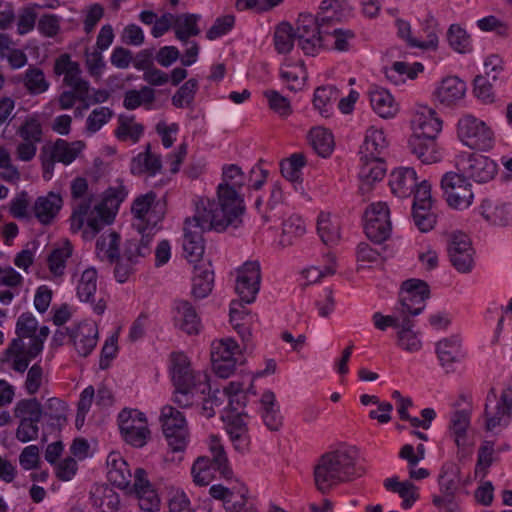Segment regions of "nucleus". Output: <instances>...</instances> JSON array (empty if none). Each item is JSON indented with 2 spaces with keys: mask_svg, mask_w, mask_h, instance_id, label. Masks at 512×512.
Listing matches in <instances>:
<instances>
[{
  "mask_svg": "<svg viewBox=\"0 0 512 512\" xmlns=\"http://www.w3.org/2000/svg\"><path fill=\"white\" fill-rule=\"evenodd\" d=\"M352 14V7L344 0H322L318 16L324 24L342 21Z\"/></svg>",
  "mask_w": 512,
  "mask_h": 512,
  "instance_id": "obj_37",
  "label": "nucleus"
},
{
  "mask_svg": "<svg viewBox=\"0 0 512 512\" xmlns=\"http://www.w3.org/2000/svg\"><path fill=\"white\" fill-rule=\"evenodd\" d=\"M413 134L418 137H437L442 130V121L428 106H419L411 120Z\"/></svg>",
  "mask_w": 512,
  "mask_h": 512,
  "instance_id": "obj_23",
  "label": "nucleus"
},
{
  "mask_svg": "<svg viewBox=\"0 0 512 512\" xmlns=\"http://www.w3.org/2000/svg\"><path fill=\"white\" fill-rule=\"evenodd\" d=\"M295 39H297L296 33L289 23L282 22L276 27L274 45L278 53H289L294 47Z\"/></svg>",
  "mask_w": 512,
  "mask_h": 512,
  "instance_id": "obj_55",
  "label": "nucleus"
},
{
  "mask_svg": "<svg viewBox=\"0 0 512 512\" xmlns=\"http://www.w3.org/2000/svg\"><path fill=\"white\" fill-rule=\"evenodd\" d=\"M325 24L319 16L301 13L297 20L296 36L298 46L306 55L314 56L325 46Z\"/></svg>",
  "mask_w": 512,
  "mask_h": 512,
  "instance_id": "obj_10",
  "label": "nucleus"
},
{
  "mask_svg": "<svg viewBox=\"0 0 512 512\" xmlns=\"http://www.w3.org/2000/svg\"><path fill=\"white\" fill-rule=\"evenodd\" d=\"M157 195L153 191L136 197L131 206L133 215V227L137 231H147L150 227H156L161 216L156 212Z\"/></svg>",
  "mask_w": 512,
  "mask_h": 512,
  "instance_id": "obj_18",
  "label": "nucleus"
},
{
  "mask_svg": "<svg viewBox=\"0 0 512 512\" xmlns=\"http://www.w3.org/2000/svg\"><path fill=\"white\" fill-rule=\"evenodd\" d=\"M466 93V84L456 76L444 78L435 90L436 99L445 106H452L461 101Z\"/></svg>",
  "mask_w": 512,
  "mask_h": 512,
  "instance_id": "obj_28",
  "label": "nucleus"
},
{
  "mask_svg": "<svg viewBox=\"0 0 512 512\" xmlns=\"http://www.w3.org/2000/svg\"><path fill=\"white\" fill-rule=\"evenodd\" d=\"M323 258V265H313L302 271V275L308 284L316 283L323 277L333 275L336 272L335 257L328 252L324 254Z\"/></svg>",
  "mask_w": 512,
  "mask_h": 512,
  "instance_id": "obj_54",
  "label": "nucleus"
},
{
  "mask_svg": "<svg viewBox=\"0 0 512 512\" xmlns=\"http://www.w3.org/2000/svg\"><path fill=\"white\" fill-rule=\"evenodd\" d=\"M237 355H240L239 346L231 338L221 339L212 343L211 361L214 372L220 378L230 377L238 361Z\"/></svg>",
  "mask_w": 512,
  "mask_h": 512,
  "instance_id": "obj_16",
  "label": "nucleus"
},
{
  "mask_svg": "<svg viewBox=\"0 0 512 512\" xmlns=\"http://www.w3.org/2000/svg\"><path fill=\"white\" fill-rule=\"evenodd\" d=\"M222 394L227 397L228 404L225 409L231 411H239L246 404V394L244 392L243 383L239 381H231L223 390Z\"/></svg>",
  "mask_w": 512,
  "mask_h": 512,
  "instance_id": "obj_60",
  "label": "nucleus"
},
{
  "mask_svg": "<svg viewBox=\"0 0 512 512\" xmlns=\"http://www.w3.org/2000/svg\"><path fill=\"white\" fill-rule=\"evenodd\" d=\"M436 138L411 136L408 142L409 148L422 163H436L441 160V153L437 147Z\"/></svg>",
  "mask_w": 512,
  "mask_h": 512,
  "instance_id": "obj_34",
  "label": "nucleus"
},
{
  "mask_svg": "<svg viewBox=\"0 0 512 512\" xmlns=\"http://www.w3.org/2000/svg\"><path fill=\"white\" fill-rule=\"evenodd\" d=\"M417 182V173L411 167L396 168L389 176L391 192L399 198L410 197L417 186Z\"/></svg>",
  "mask_w": 512,
  "mask_h": 512,
  "instance_id": "obj_26",
  "label": "nucleus"
},
{
  "mask_svg": "<svg viewBox=\"0 0 512 512\" xmlns=\"http://www.w3.org/2000/svg\"><path fill=\"white\" fill-rule=\"evenodd\" d=\"M72 255V246L65 243L63 246L54 249L48 257V267L54 276H62L65 271L66 262Z\"/></svg>",
  "mask_w": 512,
  "mask_h": 512,
  "instance_id": "obj_59",
  "label": "nucleus"
},
{
  "mask_svg": "<svg viewBox=\"0 0 512 512\" xmlns=\"http://www.w3.org/2000/svg\"><path fill=\"white\" fill-rule=\"evenodd\" d=\"M214 471H217L207 456L198 457L192 467L193 482L198 486H207L214 479Z\"/></svg>",
  "mask_w": 512,
  "mask_h": 512,
  "instance_id": "obj_53",
  "label": "nucleus"
},
{
  "mask_svg": "<svg viewBox=\"0 0 512 512\" xmlns=\"http://www.w3.org/2000/svg\"><path fill=\"white\" fill-rule=\"evenodd\" d=\"M54 72L58 76H63V84L73 88L84 95L91 91L90 83L82 77L80 65L73 61L68 54L60 55L54 64Z\"/></svg>",
  "mask_w": 512,
  "mask_h": 512,
  "instance_id": "obj_20",
  "label": "nucleus"
},
{
  "mask_svg": "<svg viewBox=\"0 0 512 512\" xmlns=\"http://www.w3.org/2000/svg\"><path fill=\"white\" fill-rule=\"evenodd\" d=\"M98 274L95 268L85 269L78 281L76 293L80 301L93 302V297L97 291Z\"/></svg>",
  "mask_w": 512,
  "mask_h": 512,
  "instance_id": "obj_49",
  "label": "nucleus"
},
{
  "mask_svg": "<svg viewBox=\"0 0 512 512\" xmlns=\"http://www.w3.org/2000/svg\"><path fill=\"white\" fill-rule=\"evenodd\" d=\"M260 283L261 268L258 261H246L237 269L235 290L245 304L254 302Z\"/></svg>",
  "mask_w": 512,
  "mask_h": 512,
  "instance_id": "obj_17",
  "label": "nucleus"
},
{
  "mask_svg": "<svg viewBox=\"0 0 512 512\" xmlns=\"http://www.w3.org/2000/svg\"><path fill=\"white\" fill-rule=\"evenodd\" d=\"M275 394L267 390L261 396V413L264 424L268 429L276 431L282 424V417L279 413V408L276 405Z\"/></svg>",
  "mask_w": 512,
  "mask_h": 512,
  "instance_id": "obj_40",
  "label": "nucleus"
},
{
  "mask_svg": "<svg viewBox=\"0 0 512 512\" xmlns=\"http://www.w3.org/2000/svg\"><path fill=\"white\" fill-rule=\"evenodd\" d=\"M214 273L208 268L195 266L192 279V295L197 299L207 297L213 288Z\"/></svg>",
  "mask_w": 512,
  "mask_h": 512,
  "instance_id": "obj_47",
  "label": "nucleus"
},
{
  "mask_svg": "<svg viewBox=\"0 0 512 512\" xmlns=\"http://www.w3.org/2000/svg\"><path fill=\"white\" fill-rule=\"evenodd\" d=\"M479 210L482 217L492 225L506 226L512 222V207L508 203L485 199Z\"/></svg>",
  "mask_w": 512,
  "mask_h": 512,
  "instance_id": "obj_30",
  "label": "nucleus"
},
{
  "mask_svg": "<svg viewBox=\"0 0 512 512\" xmlns=\"http://www.w3.org/2000/svg\"><path fill=\"white\" fill-rule=\"evenodd\" d=\"M470 426V413L466 410H457L450 417L449 429L457 447L467 444V430Z\"/></svg>",
  "mask_w": 512,
  "mask_h": 512,
  "instance_id": "obj_44",
  "label": "nucleus"
},
{
  "mask_svg": "<svg viewBox=\"0 0 512 512\" xmlns=\"http://www.w3.org/2000/svg\"><path fill=\"white\" fill-rule=\"evenodd\" d=\"M14 415L20 420L25 419L39 423L43 415V408L36 398L22 399L15 405Z\"/></svg>",
  "mask_w": 512,
  "mask_h": 512,
  "instance_id": "obj_56",
  "label": "nucleus"
},
{
  "mask_svg": "<svg viewBox=\"0 0 512 512\" xmlns=\"http://www.w3.org/2000/svg\"><path fill=\"white\" fill-rule=\"evenodd\" d=\"M90 494L93 505L101 512H113L120 504L118 494L108 485H95Z\"/></svg>",
  "mask_w": 512,
  "mask_h": 512,
  "instance_id": "obj_38",
  "label": "nucleus"
},
{
  "mask_svg": "<svg viewBox=\"0 0 512 512\" xmlns=\"http://www.w3.org/2000/svg\"><path fill=\"white\" fill-rule=\"evenodd\" d=\"M361 166L359 178L363 184L371 185L374 182L381 181L386 174V166L383 158L378 159H360Z\"/></svg>",
  "mask_w": 512,
  "mask_h": 512,
  "instance_id": "obj_48",
  "label": "nucleus"
},
{
  "mask_svg": "<svg viewBox=\"0 0 512 512\" xmlns=\"http://www.w3.org/2000/svg\"><path fill=\"white\" fill-rule=\"evenodd\" d=\"M155 101V91L150 86H142L140 89H131L125 92L123 106L127 110H135L141 106L149 109Z\"/></svg>",
  "mask_w": 512,
  "mask_h": 512,
  "instance_id": "obj_42",
  "label": "nucleus"
},
{
  "mask_svg": "<svg viewBox=\"0 0 512 512\" xmlns=\"http://www.w3.org/2000/svg\"><path fill=\"white\" fill-rule=\"evenodd\" d=\"M229 228L234 229V224L219 215L213 204L197 202L194 215L184 222L183 256L190 263L199 262L205 251L203 233L210 230L224 232Z\"/></svg>",
  "mask_w": 512,
  "mask_h": 512,
  "instance_id": "obj_3",
  "label": "nucleus"
},
{
  "mask_svg": "<svg viewBox=\"0 0 512 512\" xmlns=\"http://www.w3.org/2000/svg\"><path fill=\"white\" fill-rule=\"evenodd\" d=\"M309 142L313 149L321 157H328L334 148L332 133L323 127H314L308 135Z\"/></svg>",
  "mask_w": 512,
  "mask_h": 512,
  "instance_id": "obj_46",
  "label": "nucleus"
},
{
  "mask_svg": "<svg viewBox=\"0 0 512 512\" xmlns=\"http://www.w3.org/2000/svg\"><path fill=\"white\" fill-rule=\"evenodd\" d=\"M369 97L372 109L380 117L389 119L398 113V103L387 89L378 86L372 87L369 91Z\"/></svg>",
  "mask_w": 512,
  "mask_h": 512,
  "instance_id": "obj_32",
  "label": "nucleus"
},
{
  "mask_svg": "<svg viewBox=\"0 0 512 512\" xmlns=\"http://www.w3.org/2000/svg\"><path fill=\"white\" fill-rule=\"evenodd\" d=\"M68 337L77 353L87 357L95 349L98 342V328L94 322L84 321L67 328Z\"/></svg>",
  "mask_w": 512,
  "mask_h": 512,
  "instance_id": "obj_22",
  "label": "nucleus"
},
{
  "mask_svg": "<svg viewBox=\"0 0 512 512\" xmlns=\"http://www.w3.org/2000/svg\"><path fill=\"white\" fill-rule=\"evenodd\" d=\"M107 478L108 481L126 492L131 488L134 481L128 463L119 452H111L107 456Z\"/></svg>",
  "mask_w": 512,
  "mask_h": 512,
  "instance_id": "obj_24",
  "label": "nucleus"
},
{
  "mask_svg": "<svg viewBox=\"0 0 512 512\" xmlns=\"http://www.w3.org/2000/svg\"><path fill=\"white\" fill-rule=\"evenodd\" d=\"M456 164L459 172L477 183L489 182L497 173V164L481 154L464 153L458 156Z\"/></svg>",
  "mask_w": 512,
  "mask_h": 512,
  "instance_id": "obj_14",
  "label": "nucleus"
},
{
  "mask_svg": "<svg viewBox=\"0 0 512 512\" xmlns=\"http://www.w3.org/2000/svg\"><path fill=\"white\" fill-rule=\"evenodd\" d=\"M128 494L135 493L138 498L139 507L143 511L154 512L160 505L159 497L150 483L147 473L142 468L134 471V481L127 491Z\"/></svg>",
  "mask_w": 512,
  "mask_h": 512,
  "instance_id": "obj_21",
  "label": "nucleus"
},
{
  "mask_svg": "<svg viewBox=\"0 0 512 512\" xmlns=\"http://www.w3.org/2000/svg\"><path fill=\"white\" fill-rule=\"evenodd\" d=\"M198 90V81L191 78L186 81L173 95L172 104L177 108L190 107L195 99Z\"/></svg>",
  "mask_w": 512,
  "mask_h": 512,
  "instance_id": "obj_61",
  "label": "nucleus"
},
{
  "mask_svg": "<svg viewBox=\"0 0 512 512\" xmlns=\"http://www.w3.org/2000/svg\"><path fill=\"white\" fill-rule=\"evenodd\" d=\"M447 251L452 266L460 273H468L474 265V250L470 238L462 232L449 236Z\"/></svg>",
  "mask_w": 512,
  "mask_h": 512,
  "instance_id": "obj_19",
  "label": "nucleus"
},
{
  "mask_svg": "<svg viewBox=\"0 0 512 512\" xmlns=\"http://www.w3.org/2000/svg\"><path fill=\"white\" fill-rule=\"evenodd\" d=\"M388 142L383 130L370 127L366 130L364 141L360 146V159L383 158Z\"/></svg>",
  "mask_w": 512,
  "mask_h": 512,
  "instance_id": "obj_31",
  "label": "nucleus"
},
{
  "mask_svg": "<svg viewBox=\"0 0 512 512\" xmlns=\"http://www.w3.org/2000/svg\"><path fill=\"white\" fill-rule=\"evenodd\" d=\"M84 144L81 141L68 142L57 139L51 146L44 148L57 162L71 164L81 153Z\"/></svg>",
  "mask_w": 512,
  "mask_h": 512,
  "instance_id": "obj_36",
  "label": "nucleus"
},
{
  "mask_svg": "<svg viewBox=\"0 0 512 512\" xmlns=\"http://www.w3.org/2000/svg\"><path fill=\"white\" fill-rule=\"evenodd\" d=\"M429 286L419 279H409L403 282L397 313L401 315L417 316L425 309V301L429 298Z\"/></svg>",
  "mask_w": 512,
  "mask_h": 512,
  "instance_id": "obj_13",
  "label": "nucleus"
},
{
  "mask_svg": "<svg viewBox=\"0 0 512 512\" xmlns=\"http://www.w3.org/2000/svg\"><path fill=\"white\" fill-rule=\"evenodd\" d=\"M63 206L62 197L54 192L38 197L33 205L35 218L43 225L51 224Z\"/></svg>",
  "mask_w": 512,
  "mask_h": 512,
  "instance_id": "obj_27",
  "label": "nucleus"
},
{
  "mask_svg": "<svg viewBox=\"0 0 512 512\" xmlns=\"http://www.w3.org/2000/svg\"><path fill=\"white\" fill-rule=\"evenodd\" d=\"M210 459L213 467L219 471L222 477L229 481L228 486L221 484L212 485L209 494L216 500L223 502L224 508L229 512H239L246 505L248 489L240 481H231L233 471L229 466L228 457L220 438L216 435L209 436Z\"/></svg>",
  "mask_w": 512,
  "mask_h": 512,
  "instance_id": "obj_5",
  "label": "nucleus"
},
{
  "mask_svg": "<svg viewBox=\"0 0 512 512\" xmlns=\"http://www.w3.org/2000/svg\"><path fill=\"white\" fill-rule=\"evenodd\" d=\"M449 45L458 53L472 51V41L467 32L457 24H452L447 32Z\"/></svg>",
  "mask_w": 512,
  "mask_h": 512,
  "instance_id": "obj_58",
  "label": "nucleus"
},
{
  "mask_svg": "<svg viewBox=\"0 0 512 512\" xmlns=\"http://www.w3.org/2000/svg\"><path fill=\"white\" fill-rule=\"evenodd\" d=\"M317 231L321 240L327 245L335 244L340 238L338 224L332 222L328 214L319 215Z\"/></svg>",
  "mask_w": 512,
  "mask_h": 512,
  "instance_id": "obj_62",
  "label": "nucleus"
},
{
  "mask_svg": "<svg viewBox=\"0 0 512 512\" xmlns=\"http://www.w3.org/2000/svg\"><path fill=\"white\" fill-rule=\"evenodd\" d=\"M114 112L109 107L101 106L91 111L86 119V131L92 135L98 132L113 117Z\"/></svg>",
  "mask_w": 512,
  "mask_h": 512,
  "instance_id": "obj_64",
  "label": "nucleus"
},
{
  "mask_svg": "<svg viewBox=\"0 0 512 512\" xmlns=\"http://www.w3.org/2000/svg\"><path fill=\"white\" fill-rule=\"evenodd\" d=\"M159 421L169 448L173 452H182L189 441V432L185 416L171 405L161 409Z\"/></svg>",
  "mask_w": 512,
  "mask_h": 512,
  "instance_id": "obj_9",
  "label": "nucleus"
},
{
  "mask_svg": "<svg viewBox=\"0 0 512 512\" xmlns=\"http://www.w3.org/2000/svg\"><path fill=\"white\" fill-rule=\"evenodd\" d=\"M485 429L496 432L506 428L512 422V389H504L497 397L495 388L486 396L484 408Z\"/></svg>",
  "mask_w": 512,
  "mask_h": 512,
  "instance_id": "obj_8",
  "label": "nucleus"
},
{
  "mask_svg": "<svg viewBox=\"0 0 512 512\" xmlns=\"http://www.w3.org/2000/svg\"><path fill=\"white\" fill-rule=\"evenodd\" d=\"M118 425L124 441L141 448L150 438L145 414L137 409H123L118 415Z\"/></svg>",
  "mask_w": 512,
  "mask_h": 512,
  "instance_id": "obj_11",
  "label": "nucleus"
},
{
  "mask_svg": "<svg viewBox=\"0 0 512 512\" xmlns=\"http://www.w3.org/2000/svg\"><path fill=\"white\" fill-rule=\"evenodd\" d=\"M383 486L389 492L399 495L402 499L401 506L404 509H410L414 503L419 499V489L411 481H399V478L394 476L386 478Z\"/></svg>",
  "mask_w": 512,
  "mask_h": 512,
  "instance_id": "obj_35",
  "label": "nucleus"
},
{
  "mask_svg": "<svg viewBox=\"0 0 512 512\" xmlns=\"http://www.w3.org/2000/svg\"><path fill=\"white\" fill-rule=\"evenodd\" d=\"M24 87L31 95H39L46 92L50 83L46 80L44 72L35 66H30L22 79Z\"/></svg>",
  "mask_w": 512,
  "mask_h": 512,
  "instance_id": "obj_52",
  "label": "nucleus"
},
{
  "mask_svg": "<svg viewBox=\"0 0 512 512\" xmlns=\"http://www.w3.org/2000/svg\"><path fill=\"white\" fill-rule=\"evenodd\" d=\"M16 134L21 140L40 143L43 135L42 125L36 116H29L19 126Z\"/></svg>",
  "mask_w": 512,
  "mask_h": 512,
  "instance_id": "obj_63",
  "label": "nucleus"
},
{
  "mask_svg": "<svg viewBox=\"0 0 512 512\" xmlns=\"http://www.w3.org/2000/svg\"><path fill=\"white\" fill-rule=\"evenodd\" d=\"M456 133L459 141L472 150L487 152L495 144L493 130L472 114H465L459 118Z\"/></svg>",
  "mask_w": 512,
  "mask_h": 512,
  "instance_id": "obj_7",
  "label": "nucleus"
},
{
  "mask_svg": "<svg viewBox=\"0 0 512 512\" xmlns=\"http://www.w3.org/2000/svg\"><path fill=\"white\" fill-rule=\"evenodd\" d=\"M339 98V91L332 85L318 87L313 96V105L323 117H329L333 103Z\"/></svg>",
  "mask_w": 512,
  "mask_h": 512,
  "instance_id": "obj_43",
  "label": "nucleus"
},
{
  "mask_svg": "<svg viewBox=\"0 0 512 512\" xmlns=\"http://www.w3.org/2000/svg\"><path fill=\"white\" fill-rule=\"evenodd\" d=\"M199 19L200 15L191 13L174 15L173 30L176 38L181 42H187L189 38L197 36L200 33Z\"/></svg>",
  "mask_w": 512,
  "mask_h": 512,
  "instance_id": "obj_39",
  "label": "nucleus"
},
{
  "mask_svg": "<svg viewBox=\"0 0 512 512\" xmlns=\"http://www.w3.org/2000/svg\"><path fill=\"white\" fill-rule=\"evenodd\" d=\"M459 481V468L454 463L444 464L438 478L440 490L452 496L458 489Z\"/></svg>",
  "mask_w": 512,
  "mask_h": 512,
  "instance_id": "obj_57",
  "label": "nucleus"
},
{
  "mask_svg": "<svg viewBox=\"0 0 512 512\" xmlns=\"http://www.w3.org/2000/svg\"><path fill=\"white\" fill-rule=\"evenodd\" d=\"M414 326V321L408 317L397 331V345L410 353L418 352L422 348V341L419 334L413 330Z\"/></svg>",
  "mask_w": 512,
  "mask_h": 512,
  "instance_id": "obj_41",
  "label": "nucleus"
},
{
  "mask_svg": "<svg viewBox=\"0 0 512 512\" xmlns=\"http://www.w3.org/2000/svg\"><path fill=\"white\" fill-rule=\"evenodd\" d=\"M436 353L440 364L447 370L454 363H459L465 358L461 340L458 336H451L440 340L436 345Z\"/></svg>",
  "mask_w": 512,
  "mask_h": 512,
  "instance_id": "obj_33",
  "label": "nucleus"
},
{
  "mask_svg": "<svg viewBox=\"0 0 512 512\" xmlns=\"http://www.w3.org/2000/svg\"><path fill=\"white\" fill-rule=\"evenodd\" d=\"M120 236L114 231H109L100 236L96 242L97 254L101 259L113 262L119 257Z\"/></svg>",
  "mask_w": 512,
  "mask_h": 512,
  "instance_id": "obj_50",
  "label": "nucleus"
},
{
  "mask_svg": "<svg viewBox=\"0 0 512 512\" xmlns=\"http://www.w3.org/2000/svg\"><path fill=\"white\" fill-rule=\"evenodd\" d=\"M170 375L175 387L173 401L182 408L196 404L210 391L209 377L204 371L192 369L188 357L182 352L170 355Z\"/></svg>",
  "mask_w": 512,
  "mask_h": 512,
  "instance_id": "obj_4",
  "label": "nucleus"
},
{
  "mask_svg": "<svg viewBox=\"0 0 512 512\" xmlns=\"http://www.w3.org/2000/svg\"><path fill=\"white\" fill-rule=\"evenodd\" d=\"M72 214L70 230L72 233H82L85 240H92L106 225L111 224L121 203L128 196L129 190L118 180L109 187L100 203L92 207L94 196L89 192L88 182L83 177H77L71 182Z\"/></svg>",
  "mask_w": 512,
  "mask_h": 512,
  "instance_id": "obj_1",
  "label": "nucleus"
},
{
  "mask_svg": "<svg viewBox=\"0 0 512 512\" xmlns=\"http://www.w3.org/2000/svg\"><path fill=\"white\" fill-rule=\"evenodd\" d=\"M245 183V176L240 167L230 164L223 167L222 183L218 185V201L200 199L198 202H208L219 211V215L225 217L234 224V229L242 225V216L245 211L244 201L239 195L240 189Z\"/></svg>",
  "mask_w": 512,
  "mask_h": 512,
  "instance_id": "obj_6",
  "label": "nucleus"
},
{
  "mask_svg": "<svg viewBox=\"0 0 512 512\" xmlns=\"http://www.w3.org/2000/svg\"><path fill=\"white\" fill-rule=\"evenodd\" d=\"M173 323L175 327L183 332L194 335L198 334L201 329V319L195 307L187 300L174 301Z\"/></svg>",
  "mask_w": 512,
  "mask_h": 512,
  "instance_id": "obj_25",
  "label": "nucleus"
},
{
  "mask_svg": "<svg viewBox=\"0 0 512 512\" xmlns=\"http://www.w3.org/2000/svg\"><path fill=\"white\" fill-rule=\"evenodd\" d=\"M472 185L460 172H447L441 179V188L448 205L454 209L468 208L474 199Z\"/></svg>",
  "mask_w": 512,
  "mask_h": 512,
  "instance_id": "obj_12",
  "label": "nucleus"
},
{
  "mask_svg": "<svg viewBox=\"0 0 512 512\" xmlns=\"http://www.w3.org/2000/svg\"><path fill=\"white\" fill-rule=\"evenodd\" d=\"M162 169L161 156L151 152V145L148 143L143 152L138 153L130 162V171L133 175H147L154 177Z\"/></svg>",
  "mask_w": 512,
  "mask_h": 512,
  "instance_id": "obj_29",
  "label": "nucleus"
},
{
  "mask_svg": "<svg viewBox=\"0 0 512 512\" xmlns=\"http://www.w3.org/2000/svg\"><path fill=\"white\" fill-rule=\"evenodd\" d=\"M365 473L358 465V451L354 446L339 445L322 454L314 467L316 488L323 494L341 483L353 481Z\"/></svg>",
  "mask_w": 512,
  "mask_h": 512,
  "instance_id": "obj_2",
  "label": "nucleus"
},
{
  "mask_svg": "<svg viewBox=\"0 0 512 512\" xmlns=\"http://www.w3.org/2000/svg\"><path fill=\"white\" fill-rule=\"evenodd\" d=\"M364 230L367 237L376 243H382L391 234L390 211L386 203L370 204L364 214Z\"/></svg>",
  "mask_w": 512,
  "mask_h": 512,
  "instance_id": "obj_15",
  "label": "nucleus"
},
{
  "mask_svg": "<svg viewBox=\"0 0 512 512\" xmlns=\"http://www.w3.org/2000/svg\"><path fill=\"white\" fill-rule=\"evenodd\" d=\"M355 40V33L351 29L336 28L331 32L326 31L324 44L330 46L331 49L346 52Z\"/></svg>",
  "mask_w": 512,
  "mask_h": 512,
  "instance_id": "obj_51",
  "label": "nucleus"
},
{
  "mask_svg": "<svg viewBox=\"0 0 512 512\" xmlns=\"http://www.w3.org/2000/svg\"><path fill=\"white\" fill-rule=\"evenodd\" d=\"M143 132V125L136 123L134 116H128L124 114L119 115L118 126L115 130V135L119 140H130L132 143H136L143 135Z\"/></svg>",
  "mask_w": 512,
  "mask_h": 512,
  "instance_id": "obj_45",
  "label": "nucleus"
}]
</instances>
